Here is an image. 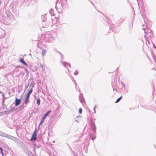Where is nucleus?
Masks as SVG:
<instances>
[{"label": "nucleus", "instance_id": "obj_1", "mask_svg": "<svg viewBox=\"0 0 156 156\" xmlns=\"http://www.w3.org/2000/svg\"><path fill=\"white\" fill-rule=\"evenodd\" d=\"M143 30L145 34H146L144 35L145 37H149L150 39L152 38L153 37V34L151 30H150L148 29V28H147V29H145L144 28H143Z\"/></svg>", "mask_w": 156, "mask_h": 156}, {"label": "nucleus", "instance_id": "obj_2", "mask_svg": "<svg viewBox=\"0 0 156 156\" xmlns=\"http://www.w3.org/2000/svg\"><path fill=\"white\" fill-rule=\"evenodd\" d=\"M53 20L51 17H50L49 18H48V21H47L43 23L42 27L47 28L50 26V27H52Z\"/></svg>", "mask_w": 156, "mask_h": 156}, {"label": "nucleus", "instance_id": "obj_3", "mask_svg": "<svg viewBox=\"0 0 156 156\" xmlns=\"http://www.w3.org/2000/svg\"><path fill=\"white\" fill-rule=\"evenodd\" d=\"M2 136L7 138L9 139H11L15 141V142H17V140H20L17 138L7 134L5 133H2Z\"/></svg>", "mask_w": 156, "mask_h": 156}, {"label": "nucleus", "instance_id": "obj_4", "mask_svg": "<svg viewBox=\"0 0 156 156\" xmlns=\"http://www.w3.org/2000/svg\"><path fill=\"white\" fill-rule=\"evenodd\" d=\"M51 112V110L48 111L42 116L41 119V120L39 124V127H40V126L43 124L46 118H47V117Z\"/></svg>", "mask_w": 156, "mask_h": 156}, {"label": "nucleus", "instance_id": "obj_5", "mask_svg": "<svg viewBox=\"0 0 156 156\" xmlns=\"http://www.w3.org/2000/svg\"><path fill=\"white\" fill-rule=\"evenodd\" d=\"M37 134L36 133V129H35V130L34 131L32 135V137L30 140L31 141H35L37 139V141L38 140V136L37 138Z\"/></svg>", "mask_w": 156, "mask_h": 156}, {"label": "nucleus", "instance_id": "obj_6", "mask_svg": "<svg viewBox=\"0 0 156 156\" xmlns=\"http://www.w3.org/2000/svg\"><path fill=\"white\" fill-rule=\"evenodd\" d=\"M90 127L91 129V131L94 132V134H96V127L94 122H90Z\"/></svg>", "mask_w": 156, "mask_h": 156}, {"label": "nucleus", "instance_id": "obj_7", "mask_svg": "<svg viewBox=\"0 0 156 156\" xmlns=\"http://www.w3.org/2000/svg\"><path fill=\"white\" fill-rule=\"evenodd\" d=\"M19 67L21 68L22 67L20 66H16L15 68V69L13 70V72L17 73L18 75H20L22 73V72L21 71H20L19 69H18V68Z\"/></svg>", "mask_w": 156, "mask_h": 156}, {"label": "nucleus", "instance_id": "obj_8", "mask_svg": "<svg viewBox=\"0 0 156 156\" xmlns=\"http://www.w3.org/2000/svg\"><path fill=\"white\" fill-rule=\"evenodd\" d=\"M79 98L80 102L83 105L84 103H85V100L83 98V94H80V95L79 96Z\"/></svg>", "mask_w": 156, "mask_h": 156}, {"label": "nucleus", "instance_id": "obj_9", "mask_svg": "<svg viewBox=\"0 0 156 156\" xmlns=\"http://www.w3.org/2000/svg\"><path fill=\"white\" fill-rule=\"evenodd\" d=\"M21 101V100L20 99H18L16 97L15 101V106H18L20 104Z\"/></svg>", "mask_w": 156, "mask_h": 156}, {"label": "nucleus", "instance_id": "obj_10", "mask_svg": "<svg viewBox=\"0 0 156 156\" xmlns=\"http://www.w3.org/2000/svg\"><path fill=\"white\" fill-rule=\"evenodd\" d=\"M93 133H90L89 134V136L90 137V138L93 140H94L96 137V134H94V132H93Z\"/></svg>", "mask_w": 156, "mask_h": 156}, {"label": "nucleus", "instance_id": "obj_11", "mask_svg": "<svg viewBox=\"0 0 156 156\" xmlns=\"http://www.w3.org/2000/svg\"><path fill=\"white\" fill-rule=\"evenodd\" d=\"M41 19L42 20L43 23H45L47 21V17L46 15L44 14L42 15L41 16Z\"/></svg>", "mask_w": 156, "mask_h": 156}, {"label": "nucleus", "instance_id": "obj_12", "mask_svg": "<svg viewBox=\"0 0 156 156\" xmlns=\"http://www.w3.org/2000/svg\"><path fill=\"white\" fill-rule=\"evenodd\" d=\"M61 63L62 65L63 66H64L65 67L67 68V66H68L69 67H71V65L70 64H69L67 62H63V61H61Z\"/></svg>", "mask_w": 156, "mask_h": 156}, {"label": "nucleus", "instance_id": "obj_13", "mask_svg": "<svg viewBox=\"0 0 156 156\" xmlns=\"http://www.w3.org/2000/svg\"><path fill=\"white\" fill-rule=\"evenodd\" d=\"M19 62L22 63L25 66H28L27 64L24 61V59L23 58H19Z\"/></svg>", "mask_w": 156, "mask_h": 156}, {"label": "nucleus", "instance_id": "obj_14", "mask_svg": "<svg viewBox=\"0 0 156 156\" xmlns=\"http://www.w3.org/2000/svg\"><path fill=\"white\" fill-rule=\"evenodd\" d=\"M114 24H110V28L111 29V30H112L115 33H118V32H117L115 30V29L114 28L115 27L114 26Z\"/></svg>", "mask_w": 156, "mask_h": 156}, {"label": "nucleus", "instance_id": "obj_15", "mask_svg": "<svg viewBox=\"0 0 156 156\" xmlns=\"http://www.w3.org/2000/svg\"><path fill=\"white\" fill-rule=\"evenodd\" d=\"M29 98H30V97L28 96H26L25 99V101H24V103L25 104H27V103H28L29 102Z\"/></svg>", "mask_w": 156, "mask_h": 156}, {"label": "nucleus", "instance_id": "obj_16", "mask_svg": "<svg viewBox=\"0 0 156 156\" xmlns=\"http://www.w3.org/2000/svg\"><path fill=\"white\" fill-rule=\"evenodd\" d=\"M33 91V89L32 88H31L30 90L28 91L27 96H28L29 97H30V94Z\"/></svg>", "mask_w": 156, "mask_h": 156}, {"label": "nucleus", "instance_id": "obj_17", "mask_svg": "<svg viewBox=\"0 0 156 156\" xmlns=\"http://www.w3.org/2000/svg\"><path fill=\"white\" fill-rule=\"evenodd\" d=\"M5 100H2V107L3 108H6V106L5 104Z\"/></svg>", "mask_w": 156, "mask_h": 156}, {"label": "nucleus", "instance_id": "obj_18", "mask_svg": "<svg viewBox=\"0 0 156 156\" xmlns=\"http://www.w3.org/2000/svg\"><path fill=\"white\" fill-rule=\"evenodd\" d=\"M122 96H121L120 97H119V98H118L116 101L115 102V103H117L118 102H119L122 98Z\"/></svg>", "mask_w": 156, "mask_h": 156}, {"label": "nucleus", "instance_id": "obj_19", "mask_svg": "<svg viewBox=\"0 0 156 156\" xmlns=\"http://www.w3.org/2000/svg\"><path fill=\"white\" fill-rule=\"evenodd\" d=\"M125 19L126 18L125 17L121 18L119 20V23H122L124 21Z\"/></svg>", "mask_w": 156, "mask_h": 156}, {"label": "nucleus", "instance_id": "obj_20", "mask_svg": "<svg viewBox=\"0 0 156 156\" xmlns=\"http://www.w3.org/2000/svg\"><path fill=\"white\" fill-rule=\"evenodd\" d=\"M34 146L35 148H38L40 147V145L39 144L38 145H37L36 143H35L34 144Z\"/></svg>", "mask_w": 156, "mask_h": 156}, {"label": "nucleus", "instance_id": "obj_21", "mask_svg": "<svg viewBox=\"0 0 156 156\" xmlns=\"http://www.w3.org/2000/svg\"><path fill=\"white\" fill-rule=\"evenodd\" d=\"M47 51L45 50H44L42 51V56H44V55L47 53Z\"/></svg>", "mask_w": 156, "mask_h": 156}, {"label": "nucleus", "instance_id": "obj_22", "mask_svg": "<svg viewBox=\"0 0 156 156\" xmlns=\"http://www.w3.org/2000/svg\"><path fill=\"white\" fill-rule=\"evenodd\" d=\"M40 99L39 98H38V99L37 100V103L38 105L39 106L40 105Z\"/></svg>", "mask_w": 156, "mask_h": 156}, {"label": "nucleus", "instance_id": "obj_23", "mask_svg": "<svg viewBox=\"0 0 156 156\" xmlns=\"http://www.w3.org/2000/svg\"><path fill=\"white\" fill-rule=\"evenodd\" d=\"M152 55L153 58V59L154 60V61L155 63H156V58L155 56L153 54H152Z\"/></svg>", "mask_w": 156, "mask_h": 156}, {"label": "nucleus", "instance_id": "obj_24", "mask_svg": "<svg viewBox=\"0 0 156 156\" xmlns=\"http://www.w3.org/2000/svg\"><path fill=\"white\" fill-rule=\"evenodd\" d=\"M57 52L59 54L61 57V60H62L63 59V55L59 51H57Z\"/></svg>", "mask_w": 156, "mask_h": 156}, {"label": "nucleus", "instance_id": "obj_25", "mask_svg": "<svg viewBox=\"0 0 156 156\" xmlns=\"http://www.w3.org/2000/svg\"><path fill=\"white\" fill-rule=\"evenodd\" d=\"M57 52L59 54L61 57V60H62L63 59V55L59 51H57Z\"/></svg>", "mask_w": 156, "mask_h": 156}, {"label": "nucleus", "instance_id": "obj_26", "mask_svg": "<svg viewBox=\"0 0 156 156\" xmlns=\"http://www.w3.org/2000/svg\"><path fill=\"white\" fill-rule=\"evenodd\" d=\"M57 52L59 54L61 57V60H62L63 59V55L59 51H57Z\"/></svg>", "mask_w": 156, "mask_h": 156}, {"label": "nucleus", "instance_id": "obj_27", "mask_svg": "<svg viewBox=\"0 0 156 156\" xmlns=\"http://www.w3.org/2000/svg\"><path fill=\"white\" fill-rule=\"evenodd\" d=\"M57 52L59 54L61 57V60H62L63 59V55L59 51H57Z\"/></svg>", "mask_w": 156, "mask_h": 156}, {"label": "nucleus", "instance_id": "obj_28", "mask_svg": "<svg viewBox=\"0 0 156 156\" xmlns=\"http://www.w3.org/2000/svg\"><path fill=\"white\" fill-rule=\"evenodd\" d=\"M49 13L50 14L51 16H52L54 14L53 10L52 9L50 10Z\"/></svg>", "mask_w": 156, "mask_h": 156}, {"label": "nucleus", "instance_id": "obj_29", "mask_svg": "<svg viewBox=\"0 0 156 156\" xmlns=\"http://www.w3.org/2000/svg\"><path fill=\"white\" fill-rule=\"evenodd\" d=\"M141 15L142 16V17H143V19L144 20V22L145 23V24H146V20L145 19V17L143 16V14H141Z\"/></svg>", "mask_w": 156, "mask_h": 156}, {"label": "nucleus", "instance_id": "obj_30", "mask_svg": "<svg viewBox=\"0 0 156 156\" xmlns=\"http://www.w3.org/2000/svg\"><path fill=\"white\" fill-rule=\"evenodd\" d=\"M75 121L77 122H79V117L77 116L75 118Z\"/></svg>", "mask_w": 156, "mask_h": 156}, {"label": "nucleus", "instance_id": "obj_31", "mask_svg": "<svg viewBox=\"0 0 156 156\" xmlns=\"http://www.w3.org/2000/svg\"><path fill=\"white\" fill-rule=\"evenodd\" d=\"M147 44H150V41L148 40H146V44L147 45L148 47H149L147 45Z\"/></svg>", "mask_w": 156, "mask_h": 156}, {"label": "nucleus", "instance_id": "obj_32", "mask_svg": "<svg viewBox=\"0 0 156 156\" xmlns=\"http://www.w3.org/2000/svg\"><path fill=\"white\" fill-rule=\"evenodd\" d=\"M82 109L81 108H80L79 109V113L80 114H81L82 113Z\"/></svg>", "mask_w": 156, "mask_h": 156}, {"label": "nucleus", "instance_id": "obj_33", "mask_svg": "<svg viewBox=\"0 0 156 156\" xmlns=\"http://www.w3.org/2000/svg\"><path fill=\"white\" fill-rule=\"evenodd\" d=\"M108 22H107V24H105L107 26L109 24H110V21L107 20Z\"/></svg>", "mask_w": 156, "mask_h": 156}, {"label": "nucleus", "instance_id": "obj_34", "mask_svg": "<svg viewBox=\"0 0 156 156\" xmlns=\"http://www.w3.org/2000/svg\"><path fill=\"white\" fill-rule=\"evenodd\" d=\"M0 152L1 153L3 152V149L2 148V147H1V146H0Z\"/></svg>", "mask_w": 156, "mask_h": 156}, {"label": "nucleus", "instance_id": "obj_35", "mask_svg": "<svg viewBox=\"0 0 156 156\" xmlns=\"http://www.w3.org/2000/svg\"><path fill=\"white\" fill-rule=\"evenodd\" d=\"M28 85H25V89L24 92V93H24V92H25V91L26 90V89H27V88H28Z\"/></svg>", "mask_w": 156, "mask_h": 156}, {"label": "nucleus", "instance_id": "obj_36", "mask_svg": "<svg viewBox=\"0 0 156 156\" xmlns=\"http://www.w3.org/2000/svg\"><path fill=\"white\" fill-rule=\"evenodd\" d=\"M122 87L119 88V89H121V90H122V89L124 85H125V84L123 83H122Z\"/></svg>", "mask_w": 156, "mask_h": 156}, {"label": "nucleus", "instance_id": "obj_37", "mask_svg": "<svg viewBox=\"0 0 156 156\" xmlns=\"http://www.w3.org/2000/svg\"><path fill=\"white\" fill-rule=\"evenodd\" d=\"M78 74V72L77 71H76L74 73V74L75 75H77Z\"/></svg>", "mask_w": 156, "mask_h": 156}, {"label": "nucleus", "instance_id": "obj_38", "mask_svg": "<svg viewBox=\"0 0 156 156\" xmlns=\"http://www.w3.org/2000/svg\"><path fill=\"white\" fill-rule=\"evenodd\" d=\"M152 44H153V46L154 47V48H155V49H156V46L154 45V44L153 43H152Z\"/></svg>", "mask_w": 156, "mask_h": 156}, {"label": "nucleus", "instance_id": "obj_39", "mask_svg": "<svg viewBox=\"0 0 156 156\" xmlns=\"http://www.w3.org/2000/svg\"><path fill=\"white\" fill-rule=\"evenodd\" d=\"M6 99V98L5 97L2 98V100H5Z\"/></svg>", "mask_w": 156, "mask_h": 156}, {"label": "nucleus", "instance_id": "obj_40", "mask_svg": "<svg viewBox=\"0 0 156 156\" xmlns=\"http://www.w3.org/2000/svg\"><path fill=\"white\" fill-rule=\"evenodd\" d=\"M74 81L75 83V87H76V86L77 84H76V81L75 80H74Z\"/></svg>", "mask_w": 156, "mask_h": 156}, {"label": "nucleus", "instance_id": "obj_41", "mask_svg": "<svg viewBox=\"0 0 156 156\" xmlns=\"http://www.w3.org/2000/svg\"><path fill=\"white\" fill-rule=\"evenodd\" d=\"M2 98L5 97V95L3 93L2 94Z\"/></svg>", "mask_w": 156, "mask_h": 156}, {"label": "nucleus", "instance_id": "obj_42", "mask_svg": "<svg viewBox=\"0 0 156 156\" xmlns=\"http://www.w3.org/2000/svg\"><path fill=\"white\" fill-rule=\"evenodd\" d=\"M11 109H12V110H13L14 109H15V107H13V108H12L11 107L10 108Z\"/></svg>", "mask_w": 156, "mask_h": 156}, {"label": "nucleus", "instance_id": "obj_43", "mask_svg": "<svg viewBox=\"0 0 156 156\" xmlns=\"http://www.w3.org/2000/svg\"><path fill=\"white\" fill-rule=\"evenodd\" d=\"M1 153H2V156H4V152H2Z\"/></svg>", "mask_w": 156, "mask_h": 156}, {"label": "nucleus", "instance_id": "obj_44", "mask_svg": "<svg viewBox=\"0 0 156 156\" xmlns=\"http://www.w3.org/2000/svg\"><path fill=\"white\" fill-rule=\"evenodd\" d=\"M90 2L91 3V4H92L94 6V4L91 1H90Z\"/></svg>", "mask_w": 156, "mask_h": 156}, {"label": "nucleus", "instance_id": "obj_45", "mask_svg": "<svg viewBox=\"0 0 156 156\" xmlns=\"http://www.w3.org/2000/svg\"><path fill=\"white\" fill-rule=\"evenodd\" d=\"M73 154H74V156H76V154H75V152H74H74H73Z\"/></svg>", "mask_w": 156, "mask_h": 156}, {"label": "nucleus", "instance_id": "obj_46", "mask_svg": "<svg viewBox=\"0 0 156 156\" xmlns=\"http://www.w3.org/2000/svg\"><path fill=\"white\" fill-rule=\"evenodd\" d=\"M49 38H53L52 36V35H50L49 36Z\"/></svg>", "mask_w": 156, "mask_h": 156}, {"label": "nucleus", "instance_id": "obj_47", "mask_svg": "<svg viewBox=\"0 0 156 156\" xmlns=\"http://www.w3.org/2000/svg\"><path fill=\"white\" fill-rule=\"evenodd\" d=\"M27 73V74H26V75H28V73H29V72H28V71H27V72H26Z\"/></svg>", "mask_w": 156, "mask_h": 156}, {"label": "nucleus", "instance_id": "obj_48", "mask_svg": "<svg viewBox=\"0 0 156 156\" xmlns=\"http://www.w3.org/2000/svg\"><path fill=\"white\" fill-rule=\"evenodd\" d=\"M152 69H154L155 70H156V69L155 68H154V67H153V68H152Z\"/></svg>", "mask_w": 156, "mask_h": 156}, {"label": "nucleus", "instance_id": "obj_49", "mask_svg": "<svg viewBox=\"0 0 156 156\" xmlns=\"http://www.w3.org/2000/svg\"><path fill=\"white\" fill-rule=\"evenodd\" d=\"M3 93L0 90V94H2Z\"/></svg>", "mask_w": 156, "mask_h": 156}, {"label": "nucleus", "instance_id": "obj_50", "mask_svg": "<svg viewBox=\"0 0 156 156\" xmlns=\"http://www.w3.org/2000/svg\"><path fill=\"white\" fill-rule=\"evenodd\" d=\"M30 153H31V155H32V156H35V155H34L32 154V152H30Z\"/></svg>", "mask_w": 156, "mask_h": 156}, {"label": "nucleus", "instance_id": "obj_51", "mask_svg": "<svg viewBox=\"0 0 156 156\" xmlns=\"http://www.w3.org/2000/svg\"><path fill=\"white\" fill-rule=\"evenodd\" d=\"M96 105H95V106H94V109H95V108H96Z\"/></svg>", "mask_w": 156, "mask_h": 156}, {"label": "nucleus", "instance_id": "obj_52", "mask_svg": "<svg viewBox=\"0 0 156 156\" xmlns=\"http://www.w3.org/2000/svg\"><path fill=\"white\" fill-rule=\"evenodd\" d=\"M41 67H42V69H43V67L42 65L41 64Z\"/></svg>", "mask_w": 156, "mask_h": 156}, {"label": "nucleus", "instance_id": "obj_53", "mask_svg": "<svg viewBox=\"0 0 156 156\" xmlns=\"http://www.w3.org/2000/svg\"><path fill=\"white\" fill-rule=\"evenodd\" d=\"M78 91H79L80 93V89H78Z\"/></svg>", "mask_w": 156, "mask_h": 156}, {"label": "nucleus", "instance_id": "obj_54", "mask_svg": "<svg viewBox=\"0 0 156 156\" xmlns=\"http://www.w3.org/2000/svg\"><path fill=\"white\" fill-rule=\"evenodd\" d=\"M94 112L95 113V109H94Z\"/></svg>", "mask_w": 156, "mask_h": 156}, {"label": "nucleus", "instance_id": "obj_55", "mask_svg": "<svg viewBox=\"0 0 156 156\" xmlns=\"http://www.w3.org/2000/svg\"><path fill=\"white\" fill-rule=\"evenodd\" d=\"M25 70H26V72H27V71H28V70L27 69H25Z\"/></svg>", "mask_w": 156, "mask_h": 156}, {"label": "nucleus", "instance_id": "obj_56", "mask_svg": "<svg viewBox=\"0 0 156 156\" xmlns=\"http://www.w3.org/2000/svg\"><path fill=\"white\" fill-rule=\"evenodd\" d=\"M113 91L115 90V89L114 88H113Z\"/></svg>", "mask_w": 156, "mask_h": 156}, {"label": "nucleus", "instance_id": "obj_57", "mask_svg": "<svg viewBox=\"0 0 156 156\" xmlns=\"http://www.w3.org/2000/svg\"><path fill=\"white\" fill-rule=\"evenodd\" d=\"M41 136H40V137H39V140H40L41 139Z\"/></svg>", "mask_w": 156, "mask_h": 156}, {"label": "nucleus", "instance_id": "obj_58", "mask_svg": "<svg viewBox=\"0 0 156 156\" xmlns=\"http://www.w3.org/2000/svg\"><path fill=\"white\" fill-rule=\"evenodd\" d=\"M1 1H0V4H1Z\"/></svg>", "mask_w": 156, "mask_h": 156}, {"label": "nucleus", "instance_id": "obj_59", "mask_svg": "<svg viewBox=\"0 0 156 156\" xmlns=\"http://www.w3.org/2000/svg\"><path fill=\"white\" fill-rule=\"evenodd\" d=\"M67 69L69 71V69H68V68H67Z\"/></svg>", "mask_w": 156, "mask_h": 156}, {"label": "nucleus", "instance_id": "obj_60", "mask_svg": "<svg viewBox=\"0 0 156 156\" xmlns=\"http://www.w3.org/2000/svg\"><path fill=\"white\" fill-rule=\"evenodd\" d=\"M129 109H130V110H131V108H129Z\"/></svg>", "mask_w": 156, "mask_h": 156}, {"label": "nucleus", "instance_id": "obj_61", "mask_svg": "<svg viewBox=\"0 0 156 156\" xmlns=\"http://www.w3.org/2000/svg\"><path fill=\"white\" fill-rule=\"evenodd\" d=\"M30 55H31L30 54Z\"/></svg>", "mask_w": 156, "mask_h": 156}, {"label": "nucleus", "instance_id": "obj_62", "mask_svg": "<svg viewBox=\"0 0 156 156\" xmlns=\"http://www.w3.org/2000/svg\"><path fill=\"white\" fill-rule=\"evenodd\" d=\"M144 24H143L142 26H144Z\"/></svg>", "mask_w": 156, "mask_h": 156}, {"label": "nucleus", "instance_id": "obj_63", "mask_svg": "<svg viewBox=\"0 0 156 156\" xmlns=\"http://www.w3.org/2000/svg\"><path fill=\"white\" fill-rule=\"evenodd\" d=\"M29 156H30V155H29Z\"/></svg>", "mask_w": 156, "mask_h": 156}]
</instances>
